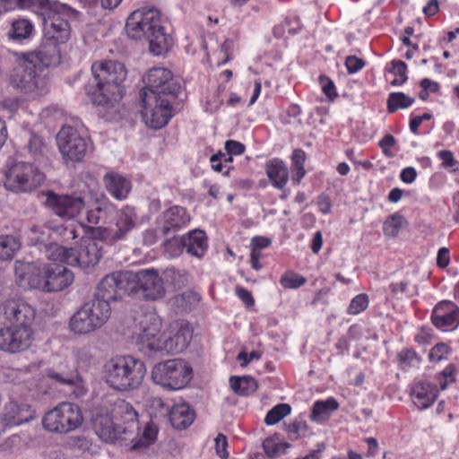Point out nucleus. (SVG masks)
Wrapping results in <instances>:
<instances>
[{
  "label": "nucleus",
  "mask_w": 459,
  "mask_h": 459,
  "mask_svg": "<svg viewBox=\"0 0 459 459\" xmlns=\"http://www.w3.org/2000/svg\"><path fill=\"white\" fill-rule=\"evenodd\" d=\"M143 82L145 86L139 93L141 114L149 127L158 130L174 117V104L181 91V84L171 71L164 67L150 69Z\"/></svg>",
  "instance_id": "nucleus-1"
},
{
  "label": "nucleus",
  "mask_w": 459,
  "mask_h": 459,
  "mask_svg": "<svg viewBox=\"0 0 459 459\" xmlns=\"http://www.w3.org/2000/svg\"><path fill=\"white\" fill-rule=\"evenodd\" d=\"M66 263L24 262L16 260L14 274L16 284L23 290H39L43 292H58L72 284L74 273Z\"/></svg>",
  "instance_id": "nucleus-2"
},
{
  "label": "nucleus",
  "mask_w": 459,
  "mask_h": 459,
  "mask_svg": "<svg viewBox=\"0 0 459 459\" xmlns=\"http://www.w3.org/2000/svg\"><path fill=\"white\" fill-rule=\"evenodd\" d=\"M3 313L10 326L0 329V351L16 353L27 350L33 340L36 310L25 301L11 299L3 305Z\"/></svg>",
  "instance_id": "nucleus-3"
},
{
  "label": "nucleus",
  "mask_w": 459,
  "mask_h": 459,
  "mask_svg": "<svg viewBox=\"0 0 459 459\" xmlns=\"http://www.w3.org/2000/svg\"><path fill=\"white\" fill-rule=\"evenodd\" d=\"M92 78L85 87L93 104L106 108L114 107L125 94L123 82L126 69L118 61L107 60L91 65Z\"/></svg>",
  "instance_id": "nucleus-4"
},
{
  "label": "nucleus",
  "mask_w": 459,
  "mask_h": 459,
  "mask_svg": "<svg viewBox=\"0 0 459 459\" xmlns=\"http://www.w3.org/2000/svg\"><path fill=\"white\" fill-rule=\"evenodd\" d=\"M127 36L134 40L144 39L154 56H163L172 46V37L166 32L160 10L143 7L130 13L126 22Z\"/></svg>",
  "instance_id": "nucleus-5"
},
{
  "label": "nucleus",
  "mask_w": 459,
  "mask_h": 459,
  "mask_svg": "<svg viewBox=\"0 0 459 459\" xmlns=\"http://www.w3.org/2000/svg\"><path fill=\"white\" fill-rule=\"evenodd\" d=\"M25 238L27 246L36 247L50 261H60L65 247L62 243L76 238L77 230L73 223L48 221L30 226Z\"/></svg>",
  "instance_id": "nucleus-6"
},
{
  "label": "nucleus",
  "mask_w": 459,
  "mask_h": 459,
  "mask_svg": "<svg viewBox=\"0 0 459 459\" xmlns=\"http://www.w3.org/2000/svg\"><path fill=\"white\" fill-rule=\"evenodd\" d=\"M3 71H9V83L25 93L38 91L42 94L48 87L44 72L26 53L9 49L3 53Z\"/></svg>",
  "instance_id": "nucleus-7"
},
{
  "label": "nucleus",
  "mask_w": 459,
  "mask_h": 459,
  "mask_svg": "<svg viewBox=\"0 0 459 459\" xmlns=\"http://www.w3.org/2000/svg\"><path fill=\"white\" fill-rule=\"evenodd\" d=\"M146 374L143 360L132 356H117L105 364L106 383L117 391H131L139 387Z\"/></svg>",
  "instance_id": "nucleus-8"
},
{
  "label": "nucleus",
  "mask_w": 459,
  "mask_h": 459,
  "mask_svg": "<svg viewBox=\"0 0 459 459\" xmlns=\"http://www.w3.org/2000/svg\"><path fill=\"white\" fill-rule=\"evenodd\" d=\"M132 276L129 271H117L104 276L97 284L91 300L96 304L106 305L111 315V304L132 294Z\"/></svg>",
  "instance_id": "nucleus-9"
},
{
  "label": "nucleus",
  "mask_w": 459,
  "mask_h": 459,
  "mask_svg": "<svg viewBox=\"0 0 459 459\" xmlns=\"http://www.w3.org/2000/svg\"><path fill=\"white\" fill-rule=\"evenodd\" d=\"M193 377L190 365L180 359H172L157 363L152 370V381L165 389L180 390Z\"/></svg>",
  "instance_id": "nucleus-10"
},
{
  "label": "nucleus",
  "mask_w": 459,
  "mask_h": 459,
  "mask_svg": "<svg viewBox=\"0 0 459 459\" xmlns=\"http://www.w3.org/2000/svg\"><path fill=\"white\" fill-rule=\"evenodd\" d=\"M41 422L49 432L66 434L82 426L83 414L78 404L63 402L46 412Z\"/></svg>",
  "instance_id": "nucleus-11"
},
{
  "label": "nucleus",
  "mask_w": 459,
  "mask_h": 459,
  "mask_svg": "<svg viewBox=\"0 0 459 459\" xmlns=\"http://www.w3.org/2000/svg\"><path fill=\"white\" fill-rule=\"evenodd\" d=\"M106 305L96 304L91 299L84 303L70 318L69 329L75 334L85 335L101 328L109 319Z\"/></svg>",
  "instance_id": "nucleus-12"
},
{
  "label": "nucleus",
  "mask_w": 459,
  "mask_h": 459,
  "mask_svg": "<svg viewBox=\"0 0 459 459\" xmlns=\"http://www.w3.org/2000/svg\"><path fill=\"white\" fill-rule=\"evenodd\" d=\"M56 143L64 162L69 166L82 162L89 152L91 143L71 126H64L56 134Z\"/></svg>",
  "instance_id": "nucleus-13"
},
{
  "label": "nucleus",
  "mask_w": 459,
  "mask_h": 459,
  "mask_svg": "<svg viewBox=\"0 0 459 459\" xmlns=\"http://www.w3.org/2000/svg\"><path fill=\"white\" fill-rule=\"evenodd\" d=\"M44 174L30 163L19 161L13 164L5 172L4 186L13 193L31 192L44 181Z\"/></svg>",
  "instance_id": "nucleus-14"
},
{
  "label": "nucleus",
  "mask_w": 459,
  "mask_h": 459,
  "mask_svg": "<svg viewBox=\"0 0 459 459\" xmlns=\"http://www.w3.org/2000/svg\"><path fill=\"white\" fill-rule=\"evenodd\" d=\"M69 10H58L47 15L44 12L40 13L42 23L44 26L43 37L47 40H54L65 44L71 35V28L68 19L78 20L81 15L80 12L66 4H63Z\"/></svg>",
  "instance_id": "nucleus-15"
},
{
  "label": "nucleus",
  "mask_w": 459,
  "mask_h": 459,
  "mask_svg": "<svg viewBox=\"0 0 459 459\" xmlns=\"http://www.w3.org/2000/svg\"><path fill=\"white\" fill-rule=\"evenodd\" d=\"M44 195L45 206L62 219L73 220L87 207L86 195L82 192L57 194L48 190Z\"/></svg>",
  "instance_id": "nucleus-16"
},
{
  "label": "nucleus",
  "mask_w": 459,
  "mask_h": 459,
  "mask_svg": "<svg viewBox=\"0 0 459 459\" xmlns=\"http://www.w3.org/2000/svg\"><path fill=\"white\" fill-rule=\"evenodd\" d=\"M103 255L102 247L90 237L82 238L72 247H64L60 261L71 266L88 268L96 265Z\"/></svg>",
  "instance_id": "nucleus-17"
},
{
  "label": "nucleus",
  "mask_w": 459,
  "mask_h": 459,
  "mask_svg": "<svg viewBox=\"0 0 459 459\" xmlns=\"http://www.w3.org/2000/svg\"><path fill=\"white\" fill-rule=\"evenodd\" d=\"M132 294H140L145 300H158L166 293L162 278L154 268L132 273Z\"/></svg>",
  "instance_id": "nucleus-18"
},
{
  "label": "nucleus",
  "mask_w": 459,
  "mask_h": 459,
  "mask_svg": "<svg viewBox=\"0 0 459 459\" xmlns=\"http://www.w3.org/2000/svg\"><path fill=\"white\" fill-rule=\"evenodd\" d=\"M112 415L117 429L122 433V441L134 440L137 437L140 426L138 413L129 403L120 400L114 404Z\"/></svg>",
  "instance_id": "nucleus-19"
},
{
  "label": "nucleus",
  "mask_w": 459,
  "mask_h": 459,
  "mask_svg": "<svg viewBox=\"0 0 459 459\" xmlns=\"http://www.w3.org/2000/svg\"><path fill=\"white\" fill-rule=\"evenodd\" d=\"M190 215L183 206L174 205L165 210L156 220L162 237L174 235L190 222Z\"/></svg>",
  "instance_id": "nucleus-20"
},
{
  "label": "nucleus",
  "mask_w": 459,
  "mask_h": 459,
  "mask_svg": "<svg viewBox=\"0 0 459 459\" xmlns=\"http://www.w3.org/2000/svg\"><path fill=\"white\" fill-rule=\"evenodd\" d=\"M430 319L439 330L455 329L459 325V307L453 301L441 300L432 309Z\"/></svg>",
  "instance_id": "nucleus-21"
},
{
  "label": "nucleus",
  "mask_w": 459,
  "mask_h": 459,
  "mask_svg": "<svg viewBox=\"0 0 459 459\" xmlns=\"http://www.w3.org/2000/svg\"><path fill=\"white\" fill-rule=\"evenodd\" d=\"M60 45L63 43L47 40L42 37L40 45L36 51L26 53L40 68L45 71L50 66H57L61 62Z\"/></svg>",
  "instance_id": "nucleus-22"
},
{
  "label": "nucleus",
  "mask_w": 459,
  "mask_h": 459,
  "mask_svg": "<svg viewBox=\"0 0 459 459\" xmlns=\"http://www.w3.org/2000/svg\"><path fill=\"white\" fill-rule=\"evenodd\" d=\"M142 329L137 335V343L150 351H157L156 346L161 345L164 333H161V320L156 315L146 316V320L141 323Z\"/></svg>",
  "instance_id": "nucleus-23"
},
{
  "label": "nucleus",
  "mask_w": 459,
  "mask_h": 459,
  "mask_svg": "<svg viewBox=\"0 0 459 459\" xmlns=\"http://www.w3.org/2000/svg\"><path fill=\"white\" fill-rule=\"evenodd\" d=\"M193 332L186 326L180 327L175 333L166 334L164 333L161 345L156 346L159 352H166L167 354H178L184 351L192 340Z\"/></svg>",
  "instance_id": "nucleus-24"
},
{
  "label": "nucleus",
  "mask_w": 459,
  "mask_h": 459,
  "mask_svg": "<svg viewBox=\"0 0 459 459\" xmlns=\"http://www.w3.org/2000/svg\"><path fill=\"white\" fill-rule=\"evenodd\" d=\"M438 390L436 384L420 380L415 382L411 390L413 403L420 409L429 408L437 400Z\"/></svg>",
  "instance_id": "nucleus-25"
},
{
  "label": "nucleus",
  "mask_w": 459,
  "mask_h": 459,
  "mask_svg": "<svg viewBox=\"0 0 459 459\" xmlns=\"http://www.w3.org/2000/svg\"><path fill=\"white\" fill-rule=\"evenodd\" d=\"M112 413H97L92 420V426L100 439L107 443L122 441V433L117 429V424Z\"/></svg>",
  "instance_id": "nucleus-26"
},
{
  "label": "nucleus",
  "mask_w": 459,
  "mask_h": 459,
  "mask_svg": "<svg viewBox=\"0 0 459 459\" xmlns=\"http://www.w3.org/2000/svg\"><path fill=\"white\" fill-rule=\"evenodd\" d=\"M46 376L60 385L78 386L82 382L77 368L64 363L47 368Z\"/></svg>",
  "instance_id": "nucleus-27"
},
{
  "label": "nucleus",
  "mask_w": 459,
  "mask_h": 459,
  "mask_svg": "<svg viewBox=\"0 0 459 459\" xmlns=\"http://www.w3.org/2000/svg\"><path fill=\"white\" fill-rule=\"evenodd\" d=\"M181 246L185 247V251L192 256L202 258L208 248V239L206 233L199 229H195L183 235Z\"/></svg>",
  "instance_id": "nucleus-28"
},
{
  "label": "nucleus",
  "mask_w": 459,
  "mask_h": 459,
  "mask_svg": "<svg viewBox=\"0 0 459 459\" xmlns=\"http://www.w3.org/2000/svg\"><path fill=\"white\" fill-rule=\"evenodd\" d=\"M104 183L107 191L118 201L127 199L131 190V181L118 173L111 172L104 176Z\"/></svg>",
  "instance_id": "nucleus-29"
},
{
  "label": "nucleus",
  "mask_w": 459,
  "mask_h": 459,
  "mask_svg": "<svg viewBox=\"0 0 459 459\" xmlns=\"http://www.w3.org/2000/svg\"><path fill=\"white\" fill-rule=\"evenodd\" d=\"M195 419V410L186 403H176L169 411L171 426L178 430L190 427Z\"/></svg>",
  "instance_id": "nucleus-30"
},
{
  "label": "nucleus",
  "mask_w": 459,
  "mask_h": 459,
  "mask_svg": "<svg viewBox=\"0 0 459 459\" xmlns=\"http://www.w3.org/2000/svg\"><path fill=\"white\" fill-rule=\"evenodd\" d=\"M35 35V27L31 21L26 18H17L11 22L6 36L14 43L29 42Z\"/></svg>",
  "instance_id": "nucleus-31"
},
{
  "label": "nucleus",
  "mask_w": 459,
  "mask_h": 459,
  "mask_svg": "<svg viewBox=\"0 0 459 459\" xmlns=\"http://www.w3.org/2000/svg\"><path fill=\"white\" fill-rule=\"evenodd\" d=\"M265 173L274 188L283 189L289 181L288 167L279 158H273L265 163Z\"/></svg>",
  "instance_id": "nucleus-32"
},
{
  "label": "nucleus",
  "mask_w": 459,
  "mask_h": 459,
  "mask_svg": "<svg viewBox=\"0 0 459 459\" xmlns=\"http://www.w3.org/2000/svg\"><path fill=\"white\" fill-rule=\"evenodd\" d=\"M16 9L34 8V12L40 15L44 12L47 15L56 13L58 10H68L57 0H15Z\"/></svg>",
  "instance_id": "nucleus-33"
},
{
  "label": "nucleus",
  "mask_w": 459,
  "mask_h": 459,
  "mask_svg": "<svg viewBox=\"0 0 459 459\" xmlns=\"http://www.w3.org/2000/svg\"><path fill=\"white\" fill-rule=\"evenodd\" d=\"M339 403L333 397L316 401L312 407L310 420L315 422L326 421L332 413L339 409Z\"/></svg>",
  "instance_id": "nucleus-34"
},
{
  "label": "nucleus",
  "mask_w": 459,
  "mask_h": 459,
  "mask_svg": "<svg viewBox=\"0 0 459 459\" xmlns=\"http://www.w3.org/2000/svg\"><path fill=\"white\" fill-rule=\"evenodd\" d=\"M137 224V214L134 207L129 205L122 208L117 215L116 230L125 240Z\"/></svg>",
  "instance_id": "nucleus-35"
},
{
  "label": "nucleus",
  "mask_w": 459,
  "mask_h": 459,
  "mask_svg": "<svg viewBox=\"0 0 459 459\" xmlns=\"http://www.w3.org/2000/svg\"><path fill=\"white\" fill-rule=\"evenodd\" d=\"M232 391L240 396H248L258 388L257 381L251 376H232L230 377Z\"/></svg>",
  "instance_id": "nucleus-36"
},
{
  "label": "nucleus",
  "mask_w": 459,
  "mask_h": 459,
  "mask_svg": "<svg viewBox=\"0 0 459 459\" xmlns=\"http://www.w3.org/2000/svg\"><path fill=\"white\" fill-rule=\"evenodd\" d=\"M97 243L98 246L102 247L104 253V246L111 247L120 240H124L116 229L106 227L96 228L90 237Z\"/></svg>",
  "instance_id": "nucleus-37"
},
{
  "label": "nucleus",
  "mask_w": 459,
  "mask_h": 459,
  "mask_svg": "<svg viewBox=\"0 0 459 459\" xmlns=\"http://www.w3.org/2000/svg\"><path fill=\"white\" fill-rule=\"evenodd\" d=\"M158 429L152 423H147L143 429L142 436L140 437V432L137 437L134 440H128L132 443L130 447L131 451H139L142 449L148 448L151 445H152L157 438Z\"/></svg>",
  "instance_id": "nucleus-38"
},
{
  "label": "nucleus",
  "mask_w": 459,
  "mask_h": 459,
  "mask_svg": "<svg viewBox=\"0 0 459 459\" xmlns=\"http://www.w3.org/2000/svg\"><path fill=\"white\" fill-rule=\"evenodd\" d=\"M263 449L269 458H274L286 453V450L290 447L288 442H281V435L274 434L273 436L266 437L263 444Z\"/></svg>",
  "instance_id": "nucleus-39"
},
{
  "label": "nucleus",
  "mask_w": 459,
  "mask_h": 459,
  "mask_svg": "<svg viewBox=\"0 0 459 459\" xmlns=\"http://www.w3.org/2000/svg\"><path fill=\"white\" fill-rule=\"evenodd\" d=\"M21 248L19 239L12 235H0V261L12 260Z\"/></svg>",
  "instance_id": "nucleus-40"
},
{
  "label": "nucleus",
  "mask_w": 459,
  "mask_h": 459,
  "mask_svg": "<svg viewBox=\"0 0 459 459\" xmlns=\"http://www.w3.org/2000/svg\"><path fill=\"white\" fill-rule=\"evenodd\" d=\"M415 101V99L406 95L402 91L391 92L388 95L386 101V108L388 113L392 114L398 109H403L411 107Z\"/></svg>",
  "instance_id": "nucleus-41"
},
{
  "label": "nucleus",
  "mask_w": 459,
  "mask_h": 459,
  "mask_svg": "<svg viewBox=\"0 0 459 459\" xmlns=\"http://www.w3.org/2000/svg\"><path fill=\"white\" fill-rule=\"evenodd\" d=\"M403 224H408L404 216L398 212H394L384 221L383 232L386 237L395 238Z\"/></svg>",
  "instance_id": "nucleus-42"
},
{
  "label": "nucleus",
  "mask_w": 459,
  "mask_h": 459,
  "mask_svg": "<svg viewBox=\"0 0 459 459\" xmlns=\"http://www.w3.org/2000/svg\"><path fill=\"white\" fill-rule=\"evenodd\" d=\"M113 210V205L108 199L101 195L100 198L96 199L95 206L87 211V221L91 224H98L100 221V212L109 213Z\"/></svg>",
  "instance_id": "nucleus-43"
},
{
  "label": "nucleus",
  "mask_w": 459,
  "mask_h": 459,
  "mask_svg": "<svg viewBox=\"0 0 459 459\" xmlns=\"http://www.w3.org/2000/svg\"><path fill=\"white\" fill-rule=\"evenodd\" d=\"M291 412V406L288 403H279L269 410L264 420L268 426L280 422L284 417Z\"/></svg>",
  "instance_id": "nucleus-44"
},
{
  "label": "nucleus",
  "mask_w": 459,
  "mask_h": 459,
  "mask_svg": "<svg viewBox=\"0 0 459 459\" xmlns=\"http://www.w3.org/2000/svg\"><path fill=\"white\" fill-rule=\"evenodd\" d=\"M280 283L284 289H298L307 283V278L293 271H287L281 275Z\"/></svg>",
  "instance_id": "nucleus-45"
},
{
  "label": "nucleus",
  "mask_w": 459,
  "mask_h": 459,
  "mask_svg": "<svg viewBox=\"0 0 459 459\" xmlns=\"http://www.w3.org/2000/svg\"><path fill=\"white\" fill-rule=\"evenodd\" d=\"M369 304L368 296L365 293L356 295L347 308L348 315H359L367 309Z\"/></svg>",
  "instance_id": "nucleus-46"
},
{
  "label": "nucleus",
  "mask_w": 459,
  "mask_h": 459,
  "mask_svg": "<svg viewBox=\"0 0 459 459\" xmlns=\"http://www.w3.org/2000/svg\"><path fill=\"white\" fill-rule=\"evenodd\" d=\"M456 367L455 364H448L441 372L438 373L437 379L441 390H446L449 383L455 381Z\"/></svg>",
  "instance_id": "nucleus-47"
},
{
  "label": "nucleus",
  "mask_w": 459,
  "mask_h": 459,
  "mask_svg": "<svg viewBox=\"0 0 459 459\" xmlns=\"http://www.w3.org/2000/svg\"><path fill=\"white\" fill-rule=\"evenodd\" d=\"M22 407L23 404L19 405L16 403H10L9 405L5 407L4 419L5 420L10 421L11 423L19 425L23 421H27L26 418H23L21 415Z\"/></svg>",
  "instance_id": "nucleus-48"
},
{
  "label": "nucleus",
  "mask_w": 459,
  "mask_h": 459,
  "mask_svg": "<svg viewBox=\"0 0 459 459\" xmlns=\"http://www.w3.org/2000/svg\"><path fill=\"white\" fill-rule=\"evenodd\" d=\"M285 430L290 440H297L300 431L307 432L308 426L305 420H295L291 423H284Z\"/></svg>",
  "instance_id": "nucleus-49"
},
{
  "label": "nucleus",
  "mask_w": 459,
  "mask_h": 459,
  "mask_svg": "<svg viewBox=\"0 0 459 459\" xmlns=\"http://www.w3.org/2000/svg\"><path fill=\"white\" fill-rule=\"evenodd\" d=\"M183 242V236L180 238L177 237L175 234L166 239L164 242V248L166 252L169 253L172 256H178L185 250V247L181 246V243Z\"/></svg>",
  "instance_id": "nucleus-50"
},
{
  "label": "nucleus",
  "mask_w": 459,
  "mask_h": 459,
  "mask_svg": "<svg viewBox=\"0 0 459 459\" xmlns=\"http://www.w3.org/2000/svg\"><path fill=\"white\" fill-rule=\"evenodd\" d=\"M319 83L321 85L323 92L326 95L330 101L334 100V99L338 96L335 85L333 80H331L328 76L325 74H321L319 76Z\"/></svg>",
  "instance_id": "nucleus-51"
},
{
  "label": "nucleus",
  "mask_w": 459,
  "mask_h": 459,
  "mask_svg": "<svg viewBox=\"0 0 459 459\" xmlns=\"http://www.w3.org/2000/svg\"><path fill=\"white\" fill-rule=\"evenodd\" d=\"M44 147V141L41 136L30 132L27 148L33 156L40 155Z\"/></svg>",
  "instance_id": "nucleus-52"
},
{
  "label": "nucleus",
  "mask_w": 459,
  "mask_h": 459,
  "mask_svg": "<svg viewBox=\"0 0 459 459\" xmlns=\"http://www.w3.org/2000/svg\"><path fill=\"white\" fill-rule=\"evenodd\" d=\"M450 351L449 346L445 342H438L429 351V359L430 361H440Z\"/></svg>",
  "instance_id": "nucleus-53"
},
{
  "label": "nucleus",
  "mask_w": 459,
  "mask_h": 459,
  "mask_svg": "<svg viewBox=\"0 0 459 459\" xmlns=\"http://www.w3.org/2000/svg\"><path fill=\"white\" fill-rule=\"evenodd\" d=\"M395 143L396 140L394 136L390 134H386L379 141L378 146L382 149V152L385 157L392 158L394 157V152L390 150V148L394 147Z\"/></svg>",
  "instance_id": "nucleus-54"
},
{
  "label": "nucleus",
  "mask_w": 459,
  "mask_h": 459,
  "mask_svg": "<svg viewBox=\"0 0 459 459\" xmlns=\"http://www.w3.org/2000/svg\"><path fill=\"white\" fill-rule=\"evenodd\" d=\"M366 65V62L356 56H349L345 60V66L349 74H352L361 70Z\"/></svg>",
  "instance_id": "nucleus-55"
},
{
  "label": "nucleus",
  "mask_w": 459,
  "mask_h": 459,
  "mask_svg": "<svg viewBox=\"0 0 459 459\" xmlns=\"http://www.w3.org/2000/svg\"><path fill=\"white\" fill-rule=\"evenodd\" d=\"M437 157L442 160V167L445 169H452L459 165V161L455 159L454 153L449 150L438 152Z\"/></svg>",
  "instance_id": "nucleus-56"
},
{
  "label": "nucleus",
  "mask_w": 459,
  "mask_h": 459,
  "mask_svg": "<svg viewBox=\"0 0 459 459\" xmlns=\"http://www.w3.org/2000/svg\"><path fill=\"white\" fill-rule=\"evenodd\" d=\"M217 455L221 459H227L229 453L227 451L228 440L225 435L220 433L214 439Z\"/></svg>",
  "instance_id": "nucleus-57"
},
{
  "label": "nucleus",
  "mask_w": 459,
  "mask_h": 459,
  "mask_svg": "<svg viewBox=\"0 0 459 459\" xmlns=\"http://www.w3.org/2000/svg\"><path fill=\"white\" fill-rule=\"evenodd\" d=\"M224 149L227 154L241 155L246 151V146L242 143L236 140H227L224 143Z\"/></svg>",
  "instance_id": "nucleus-58"
},
{
  "label": "nucleus",
  "mask_w": 459,
  "mask_h": 459,
  "mask_svg": "<svg viewBox=\"0 0 459 459\" xmlns=\"http://www.w3.org/2000/svg\"><path fill=\"white\" fill-rule=\"evenodd\" d=\"M433 338L432 329L429 326H421L420 332L415 335L414 341L419 344L427 345Z\"/></svg>",
  "instance_id": "nucleus-59"
},
{
  "label": "nucleus",
  "mask_w": 459,
  "mask_h": 459,
  "mask_svg": "<svg viewBox=\"0 0 459 459\" xmlns=\"http://www.w3.org/2000/svg\"><path fill=\"white\" fill-rule=\"evenodd\" d=\"M389 73H392L394 75H397L401 78H405L407 76V65L405 62L402 60H393L391 62V67L387 69Z\"/></svg>",
  "instance_id": "nucleus-60"
},
{
  "label": "nucleus",
  "mask_w": 459,
  "mask_h": 459,
  "mask_svg": "<svg viewBox=\"0 0 459 459\" xmlns=\"http://www.w3.org/2000/svg\"><path fill=\"white\" fill-rule=\"evenodd\" d=\"M272 244V239L264 236H255L251 238V250H260L269 247Z\"/></svg>",
  "instance_id": "nucleus-61"
},
{
  "label": "nucleus",
  "mask_w": 459,
  "mask_h": 459,
  "mask_svg": "<svg viewBox=\"0 0 459 459\" xmlns=\"http://www.w3.org/2000/svg\"><path fill=\"white\" fill-rule=\"evenodd\" d=\"M160 237L162 236L159 231V225H157L156 229H149L144 231L143 242L146 246H152Z\"/></svg>",
  "instance_id": "nucleus-62"
},
{
  "label": "nucleus",
  "mask_w": 459,
  "mask_h": 459,
  "mask_svg": "<svg viewBox=\"0 0 459 459\" xmlns=\"http://www.w3.org/2000/svg\"><path fill=\"white\" fill-rule=\"evenodd\" d=\"M167 276L172 278V283L175 288H180L186 284V279L184 274L175 268H168L166 270Z\"/></svg>",
  "instance_id": "nucleus-63"
},
{
  "label": "nucleus",
  "mask_w": 459,
  "mask_h": 459,
  "mask_svg": "<svg viewBox=\"0 0 459 459\" xmlns=\"http://www.w3.org/2000/svg\"><path fill=\"white\" fill-rule=\"evenodd\" d=\"M235 291L236 295L247 307H253L255 305V299L251 291L245 289L244 287H237Z\"/></svg>",
  "instance_id": "nucleus-64"
}]
</instances>
